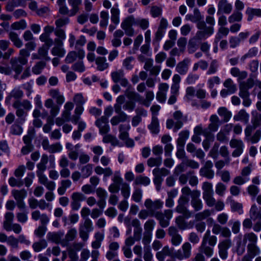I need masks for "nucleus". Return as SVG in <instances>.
Listing matches in <instances>:
<instances>
[{
	"label": "nucleus",
	"mask_w": 261,
	"mask_h": 261,
	"mask_svg": "<svg viewBox=\"0 0 261 261\" xmlns=\"http://www.w3.org/2000/svg\"><path fill=\"white\" fill-rule=\"evenodd\" d=\"M48 157L47 154L42 155L40 162L37 165V176L38 177L40 184L44 185L48 180L46 176L43 174L46 169V164L48 163Z\"/></svg>",
	"instance_id": "f257e3e1"
},
{
	"label": "nucleus",
	"mask_w": 261,
	"mask_h": 261,
	"mask_svg": "<svg viewBox=\"0 0 261 261\" xmlns=\"http://www.w3.org/2000/svg\"><path fill=\"white\" fill-rule=\"evenodd\" d=\"M197 27L199 29L196 34L195 38L198 40H203L213 34L214 27L207 26L204 21H199L197 23Z\"/></svg>",
	"instance_id": "f03ea898"
},
{
	"label": "nucleus",
	"mask_w": 261,
	"mask_h": 261,
	"mask_svg": "<svg viewBox=\"0 0 261 261\" xmlns=\"http://www.w3.org/2000/svg\"><path fill=\"white\" fill-rule=\"evenodd\" d=\"M154 217L158 220L161 227L166 228L169 225L170 220L172 217V211L168 209L164 212L158 211Z\"/></svg>",
	"instance_id": "7ed1b4c3"
},
{
	"label": "nucleus",
	"mask_w": 261,
	"mask_h": 261,
	"mask_svg": "<svg viewBox=\"0 0 261 261\" xmlns=\"http://www.w3.org/2000/svg\"><path fill=\"white\" fill-rule=\"evenodd\" d=\"M164 202L160 199H156L154 201L151 199H146L144 201V206L150 212L151 217H154L158 210L163 207Z\"/></svg>",
	"instance_id": "20e7f679"
},
{
	"label": "nucleus",
	"mask_w": 261,
	"mask_h": 261,
	"mask_svg": "<svg viewBox=\"0 0 261 261\" xmlns=\"http://www.w3.org/2000/svg\"><path fill=\"white\" fill-rule=\"evenodd\" d=\"M135 24V18L133 15L125 18L121 23V28L124 31L126 35L133 36L135 34V30L133 25Z\"/></svg>",
	"instance_id": "39448f33"
},
{
	"label": "nucleus",
	"mask_w": 261,
	"mask_h": 261,
	"mask_svg": "<svg viewBox=\"0 0 261 261\" xmlns=\"http://www.w3.org/2000/svg\"><path fill=\"white\" fill-rule=\"evenodd\" d=\"M192 246L190 243H185L181 247V249H179L174 253V257L179 260L189 258L191 255Z\"/></svg>",
	"instance_id": "423d86ee"
},
{
	"label": "nucleus",
	"mask_w": 261,
	"mask_h": 261,
	"mask_svg": "<svg viewBox=\"0 0 261 261\" xmlns=\"http://www.w3.org/2000/svg\"><path fill=\"white\" fill-rule=\"evenodd\" d=\"M231 246V241L230 239H225L220 242L218 248L219 255L222 259H225L228 256V249Z\"/></svg>",
	"instance_id": "0eeeda50"
},
{
	"label": "nucleus",
	"mask_w": 261,
	"mask_h": 261,
	"mask_svg": "<svg viewBox=\"0 0 261 261\" xmlns=\"http://www.w3.org/2000/svg\"><path fill=\"white\" fill-rule=\"evenodd\" d=\"M247 254L242 258V261H251L252 258L260 254L259 248L256 244H248L247 246Z\"/></svg>",
	"instance_id": "6e6552de"
},
{
	"label": "nucleus",
	"mask_w": 261,
	"mask_h": 261,
	"mask_svg": "<svg viewBox=\"0 0 261 261\" xmlns=\"http://www.w3.org/2000/svg\"><path fill=\"white\" fill-rule=\"evenodd\" d=\"M254 85V80L252 78L248 79L246 81L240 83L239 95L240 97H246L249 96L248 90L251 88Z\"/></svg>",
	"instance_id": "1a4fd4ad"
},
{
	"label": "nucleus",
	"mask_w": 261,
	"mask_h": 261,
	"mask_svg": "<svg viewBox=\"0 0 261 261\" xmlns=\"http://www.w3.org/2000/svg\"><path fill=\"white\" fill-rule=\"evenodd\" d=\"M229 145L231 148H235L232 152V156L238 157L242 153L244 148V143L241 140L232 139L229 142Z\"/></svg>",
	"instance_id": "9d476101"
},
{
	"label": "nucleus",
	"mask_w": 261,
	"mask_h": 261,
	"mask_svg": "<svg viewBox=\"0 0 261 261\" xmlns=\"http://www.w3.org/2000/svg\"><path fill=\"white\" fill-rule=\"evenodd\" d=\"M95 125L99 130L101 135L106 134L109 132L110 127L108 124V118L106 116H102L95 121Z\"/></svg>",
	"instance_id": "9b49d317"
},
{
	"label": "nucleus",
	"mask_w": 261,
	"mask_h": 261,
	"mask_svg": "<svg viewBox=\"0 0 261 261\" xmlns=\"http://www.w3.org/2000/svg\"><path fill=\"white\" fill-rule=\"evenodd\" d=\"M200 195V191L195 190L192 195L191 204L195 211H200L203 207V204L199 198Z\"/></svg>",
	"instance_id": "f8f14e48"
},
{
	"label": "nucleus",
	"mask_w": 261,
	"mask_h": 261,
	"mask_svg": "<svg viewBox=\"0 0 261 261\" xmlns=\"http://www.w3.org/2000/svg\"><path fill=\"white\" fill-rule=\"evenodd\" d=\"M25 48L20 50L19 55L20 56L18 58L19 62L22 65H25L27 63L26 58L29 57L30 55V51L33 49V43L29 42L25 44Z\"/></svg>",
	"instance_id": "ddd939ff"
},
{
	"label": "nucleus",
	"mask_w": 261,
	"mask_h": 261,
	"mask_svg": "<svg viewBox=\"0 0 261 261\" xmlns=\"http://www.w3.org/2000/svg\"><path fill=\"white\" fill-rule=\"evenodd\" d=\"M173 116L174 119L176 120L173 128V131L176 132L182 127L184 122L187 121V117L184 116L180 111H175L173 113Z\"/></svg>",
	"instance_id": "4468645a"
},
{
	"label": "nucleus",
	"mask_w": 261,
	"mask_h": 261,
	"mask_svg": "<svg viewBox=\"0 0 261 261\" xmlns=\"http://www.w3.org/2000/svg\"><path fill=\"white\" fill-rule=\"evenodd\" d=\"M168 233L171 237V243L174 246L179 245L182 241L181 237L178 233L177 228L174 226H170L168 229Z\"/></svg>",
	"instance_id": "2eb2a0df"
},
{
	"label": "nucleus",
	"mask_w": 261,
	"mask_h": 261,
	"mask_svg": "<svg viewBox=\"0 0 261 261\" xmlns=\"http://www.w3.org/2000/svg\"><path fill=\"white\" fill-rule=\"evenodd\" d=\"M96 193L97 196L99 198L97 205L99 208L103 210L106 204V198L107 197V193L104 189L99 187L96 189Z\"/></svg>",
	"instance_id": "dca6fc26"
},
{
	"label": "nucleus",
	"mask_w": 261,
	"mask_h": 261,
	"mask_svg": "<svg viewBox=\"0 0 261 261\" xmlns=\"http://www.w3.org/2000/svg\"><path fill=\"white\" fill-rule=\"evenodd\" d=\"M77 230L75 228H70L67 231L65 238L62 239L61 246L65 247L69 245V242L73 241L76 237Z\"/></svg>",
	"instance_id": "f3484780"
},
{
	"label": "nucleus",
	"mask_w": 261,
	"mask_h": 261,
	"mask_svg": "<svg viewBox=\"0 0 261 261\" xmlns=\"http://www.w3.org/2000/svg\"><path fill=\"white\" fill-rule=\"evenodd\" d=\"M64 233L62 231L57 232H49L47 234V239L48 241H51L57 244H61L62 241V238Z\"/></svg>",
	"instance_id": "a211bd4d"
},
{
	"label": "nucleus",
	"mask_w": 261,
	"mask_h": 261,
	"mask_svg": "<svg viewBox=\"0 0 261 261\" xmlns=\"http://www.w3.org/2000/svg\"><path fill=\"white\" fill-rule=\"evenodd\" d=\"M50 46L43 45L38 48V53L36 55H34V59H44L46 61L50 60V58L48 55V50Z\"/></svg>",
	"instance_id": "6ab92c4d"
},
{
	"label": "nucleus",
	"mask_w": 261,
	"mask_h": 261,
	"mask_svg": "<svg viewBox=\"0 0 261 261\" xmlns=\"http://www.w3.org/2000/svg\"><path fill=\"white\" fill-rule=\"evenodd\" d=\"M190 63V60L188 58L178 62L176 66V71L181 75L186 74L188 71Z\"/></svg>",
	"instance_id": "aec40b11"
},
{
	"label": "nucleus",
	"mask_w": 261,
	"mask_h": 261,
	"mask_svg": "<svg viewBox=\"0 0 261 261\" xmlns=\"http://www.w3.org/2000/svg\"><path fill=\"white\" fill-rule=\"evenodd\" d=\"M217 242V238L216 236L211 234V231L210 230H207L205 234H204L202 243H205L206 245L208 244V246L211 247H214Z\"/></svg>",
	"instance_id": "412c9836"
},
{
	"label": "nucleus",
	"mask_w": 261,
	"mask_h": 261,
	"mask_svg": "<svg viewBox=\"0 0 261 261\" xmlns=\"http://www.w3.org/2000/svg\"><path fill=\"white\" fill-rule=\"evenodd\" d=\"M180 81L181 77L179 75L175 74L173 75L171 86V94L178 95Z\"/></svg>",
	"instance_id": "4be33fe9"
},
{
	"label": "nucleus",
	"mask_w": 261,
	"mask_h": 261,
	"mask_svg": "<svg viewBox=\"0 0 261 261\" xmlns=\"http://www.w3.org/2000/svg\"><path fill=\"white\" fill-rule=\"evenodd\" d=\"M219 11L225 14H229L232 11V6L227 0H220L218 4Z\"/></svg>",
	"instance_id": "5701e85b"
},
{
	"label": "nucleus",
	"mask_w": 261,
	"mask_h": 261,
	"mask_svg": "<svg viewBox=\"0 0 261 261\" xmlns=\"http://www.w3.org/2000/svg\"><path fill=\"white\" fill-rule=\"evenodd\" d=\"M173 250V248L170 249L169 246H164L161 251L156 253V257L159 261H163L166 256H171Z\"/></svg>",
	"instance_id": "b1692460"
},
{
	"label": "nucleus",
	"mask_w": 261,
	"mask_h": 261,
	"mask_svg": "<svg viewBox=\"0 0 261 261\" xmlns=\"http://www.w3.org/2000/svg\"><path fill=\"white\" fill-rule=\"evenodd\" d=\"M210 123L208 124L207 129L210 132H216L219 127L220 120L216 115H212L210 118Z\"/></svg>",
	"instance_id": "393cba45"
},
{
	"label": "nucleus",
	"mask_w": 261,
	"mask_h": 261,
	"mask_svg": "<svg viewBox=\"0 0 261 261\" xmlns=\"http://www.w3.org/2000/svg\"><path fill=\"white\" fill-rule=\"evenodd\" d=\"M249 114L245 110L242 109L233 116V120L235 121H242L245 123H247L249 121Z\"/></svg>",
	"instance_id": "a878e982"
},
{
	"label": "nucleus",
	"mask_w": 261,
	"mask_h": 261,
	"mask_svg": "<svg viewBox=\"0 0 261 261\" xmlns=\"http://www.w3.org/2000/svg\"><path fill=\"white\" fill-rule=\"evenodd\" d=\"M11 69L16 73V76L19 75L22 70V64L19 62V59L12 58L10 60Z\"/></svg>",
	"instance_id": "bb28decb"
},
{
	"label": "nucleus",
	"mask_w": 261,
	"mask_h": 261,
	"mask_svg": "<svg viewBox=\"0 0 261 261\" xmlns=\"http://www.w3.org/2000/svg\"><path fill=\"white\" fill-rule=\"evenodd\" d=\"M97 69L99 71H103L109 67V64L107 62L106 58L104 57H98L95 59Z\"/></svg>",
	"instance_id": "cd10ccee"
},
{
	"label": "nucleus",
	"mask_w": 261,
	"mask_h": 261,
	"mask_svg": "<svg viewBox=\"0 0 261 261\" xmlns=\"http://www.w3.org/2000/svg\"><path fill=\"white\" fill-rule=\"evenodd\" d=\"M218 114L223 118V120L225 122H228L231 117L232 114L225 107H220L218 110Z\"/></svg>",
	"instance_id": "c85d7f7f"
},
{
	"label": "nucleus",
	"mask_w": 261,
	"mask_h": 261,
	"mask_svg": "<svg viewBox=\"0 0 261 261\" xmlns=\"http://www.w3.org/2000/svg\"><path fill=\"white\" fill-rule=\"evenodd\" d=\"M246 14L248 15L247 20L251 21L254 16L261 17V9L248 8L246 11Z\"/></svg>",
	"instance_id": "c756f323"
},
{
	"label": "nucleus",
	"mask_w": 261,
	"mask_h": 261,
	"mask_svg": "<svg viewBox=\"0 0 261 261\" xmlns=\"http://www.w3.org/2000/svg\"><path fill=\"white\" fill-rule=\"evenodd\" d=\"M248 241L249 242L248 244H256L257 241V236L252 232L245 233L243 236V242L246 244Z\"/></svg>",
	"instance_id": "7c9ffc66"
},
{
	"label": "nucleus",
	"mask_w": 261,
	"mask_h": 261,
	"mask_svg": "<svg viewBox=\"0 0 261 261\" xmlns=\"http://www.w3.org/2000/svg\"><path fill=\"white\" fill-rule=\"evenodd\" d=\"M8 36L9 38L16 47L20 48L22 46V42L16 32L11 31L9 33Z\"/></svg>",
	"instance_id": "2f4dec72"
},
{
	"label": "nucleus",
	"mask_w": 261,
	"mask_h": 261,
	"mask_svg": "<svg viewBox=\"0 0 261 261\" xmlns=\"http://www.w3.org/2000/svg\"><path fill=\"white\" fill-rule=\"evenodd\" d=\"M68 2L72 7L69 16H74L80 10L79 7L82 4V0H68Z\"/></svg>",
	"instance_id": "473e14b6"
},
{
	"label": "nucleus",
	"mask_w": 261,
	"mask_h": 261,
	"mask_svg": "<svg viewBox=\"0 0 261 261\" xmlns=\"http://www.w3.org/2000/svg\"><path fill=\"white\" fill-rule=\"evenodd\" d=\"M231 74L234 76L237 77L238 80H243L246 79L247 76V72L245 71H240L237 67H233L230 70Z\"/></svg>",
	"instance_id": "72a5a7b5"
},
{
	"label": "nucleus",
	"mask_w": 261,
	"mask_h": 261,
	"mask_svg": "<svg viewBox=\"0 0 261 261\" xmlns=\"http://www.w3.org/2000/svg\"><path fill=\"white\" fill-rule=\"evenodd\" d=\"M250 218L255 221L257 219L261 220V212L256 204H253L249 211Z\"/></svg>",
	"instance_id": "f704fd0d"
},
{
	"label": "nucleus",
	"mask_w": 261,
	"mask_h": 261,
	"mask_svg": "<svg viewBox=\"0 0 261 261\" xmlns=\"http://www.w3.org/2000/svg\"><path fill=\"white\" fill-rule=\"evenodd\" d=\"M199 251L202 254H204L207 257H210L213 254V248L205 243H202L199 248Z\"/></svg>",
	"instance_id": "c9c22d12"
},
{
	"label": "nucleus",
	"mask_w": 261,
	"mask_h": 261,
	"mask_svg": "<svg viewBox=\"0 0 261 261\" xmlns=\"http://www.w3.org/2000/svg\"><path fill=\"white\" fill-rule=\"evenodd\" d=\"M130 126L128 124H121L119 127V130L120 133L119 138L123 141L128 139V133L127 131L129 129Z\"/></svg>",
	"instance_id": "e433bc0d"
},
{
	"label": "nucleus",
	"mask_w": 261,
	"mask_h": 261,
	"mask_svg": "<svg viewBox=\"0 0 261 261\" xmlns=\"http://www.w3.org/2000/svg\"><path fill=\"white\" fill-rule=\"evenodd\" d=\"M5 220L4 222V228L7 231H10V226L12 223L14 219V215L11 212H7L5 215Z\"/></svg>",
	"instance_id": "4c0bfd02"
},
{
	"label": "nucleus",
	"mask_w": 261,
	"mask_h": 261,
	"mask_svg": "<svg viewBox=\"0 0 261 261\" xmlns=\"http://www.w3.org/2000/svg\"><path fill=\"white\" fill-rule=\"evenodd\" d=\"M72 183L69 179H64L61 181V186L58 189V193L60 195H63L66 192V189L69 188Z\"/></svg>",
	"instance_id": "58836bf2"
},
{
	"label": "nucleus",
	"mask_w": 261,
	"mask_h": 261,
	"mask_svg": "<svg viewBox=\"0 0 261 261\" xmlns=\"http://www.w3.org/2000/svg\"><path fill=\"white\" fill-rule=\"evenodd\" d=\"M229 29L226 27H220L217 33L214 42L215 43H217L222 38V36H226L229 33Z\"/></svg>",
	"instance_id": "ea45409f"
},
{
	"label": "nucleus",
	"mask_w": 261,
	"mask_h": 261,
	"mask_svg": "<svg viewBox=\"0 0 261 261\" xmlns=\"http://www.w3.org/2000/svg\"><path fill=\"white\" fill-rule=\"evenodd\" d=\"M148 128L153 134H158L159 132V123L157 117L152 116L151 122L148 125Z\"/></svg>",
	"instance_id": "a19ab883"
},
{
	"label": "nucleus",
	"mask_w": 261,
	"mask_h": 261,
	"mask_svg": "<svg viewBox=\"0 0 261 261\" xmlns=\"http://www.w3.org/2000/svg\"><path fill=\"white\" fill-rule=\"evenodd\" d=\"M93 165L92 164H87L82 167L81 169L82 176L84 178H87L90 176L93 171Z\"/></svg>",
	"instance_id": "79ce46f5"
},
{
	"label": "nucleus",
	"mask_w": 261,
	"mask_h": 261,
	"mask_svg": "<svg viewBox=\"0 0 261 261\" xmlns=\"http://www.w3.org/2000/svg\"><path fill=\"white\" fill-rule=\"evenodd\" d=\"M202 189L203 190V197L214 194L213 185L212 183L205 181L202 184Z\"/></svg>",
	"instance_id": "37998d69"
},
{
	"label": "nucleus",
	"mask_w": 261,
	"mask_h": 261,
	"mask_svg": "<svg viewBox=\"0 0 261 261\" xmlns=\"http://www.w3.org/2000/svg\"><path fill=\"white\" fill-rule=\"evenodd\" d=\"M150 183V179L145 176L139 175L136 177L134 181V184L136 185H143L147 186Z\"/></svg>",
	"instance_id": "c03bdc74"
},
{
	"label": "nucleus",
	"mask_w": 261,
	"mask_h": 261,
	"mask_svg": "<svg viewBox=\"0 0 261 261\" xmlns=\"http://www.w3.org/2000/svg\"><path fill=\"white\" fill-rule=\"evenodd\" d=\"M128 118V116L125 113H121V115H118L113 117L110 121L113 125H116L120 122H124Z\"/></svg>",
	"instance_id": "a18cd8bd"
},
{
	"label": "nucleus",
	"mask_w": 261,
	"mask_h": 261,
	"mask_svg": "<svg viewBox=\"0 0 261 261\" xmlns=\"http://www.w3.org/2000/svg\"><path fill=\"white\" fill-rule=\"evenodd\" d=\"M12 194L16 201L22 200L27 196V192L24 189L20 190H13L12 191Z\"/></svg>",
	"instance_id": "49530a36"
},
{
	"label": "nucleus",
	"mask_w": 261,
	"mask_h": 261,
	"mask_svg": "<svg viewBox=\"0 0 261 261\" xmlns=\"http://www.w3.org/2000/svg\"><path fill=\"white\" fill-rule=\"evenodd\" d=\"M111 20L115 25L119 23V14L120 11L117 8L113 7L111 9Z\"/></svg>",
	"instance_id": "de8ad7c7"
},
{
	"label": "nucleus",
	"mask_w": 261,
	"mask_h": 261,
	"mask_svg": "<svg viewBox=\"0 0 261 261\" xmlns=\"http://www.w3.org/2000/svg\"><path fill=\"white\" fill-rule=\"evenodd\" d=\"M189 133L188 130H184L180 132L179 134V138L177 139V145L181 147H183L186 140L189 137Z\"/></svg>",
	"instance_id": "09e8293b"
},
{
	"label": "nucleus",
	"mask_w": 261,
	"mask_h": 261,
	"mask_svg": "<svg viewBox=\"0 0 261 261\" xmlns=\"http://www.w3.org/2000/svg\"><path fill=\"white\" fill-rule=\"evenodd\" d=\"M176 211L180 214H182L185 218L190 217L191 213L187 209L186 205L178 203V205L176 207Z\"/></svg>",
	"instance_id": "8fccbe9b"
},
{
	"label": "nucleus",
	"mask_w": 261,
	"mask_h": 261,
	"mask_svg": "<svg viewBox=\"0 0 261 261\" xmlns=\"http://www.w3.org/2000/svg\"><path fill=\"white\" fill-rule=\"evenodd\" d=\"M242 17L243 15L241 12L234 11L233 13L228 17V22L230 23L240 22L242 19Z\"/></svg>",
	"instance_id": "3c124183"
},
{
	"label": "nucleus",
	"mask_w": 261,
	"mask_h": 261,
	"mask_svg": "<svg viewBox=\"0 0 261 261\" xmlns=\"http://www.w3.org/2000/svg\"><path fill=\"white\" fill-rule=\"evenodd\" d=\"M217 175L221 177V179L224 182L228 183L230 180V174L228 170L217 171Z\"/></svg>",
	"instance_id": "603ef678"
},
{
	"label": "nucleus",
	"mask_w": 261,
	"mask_h": 261,
	"mask_svg": "<svg viewBox=\"0 0 261 261\" xmlns=\"http://www.w3.org/2000/svg\"><path fill=\"white\" fill-rule=\"evenodd\" d=\"M199 174L200 176L205 177L208 179H212L214 176V172L212 169L202 167L200 169Z\"/></svg>",
	"instance_id": "864d4df0"
},
{
	"label": "nucleus",
	"mask_w": 261,
	"mask_h": 261,
	"mask_svg": "<svg viewBox=\"0 0 261 261\" xmlns=\"http://www.w3.org/2000/svg\"><path fill=\"white\" fill-rule=\"evenodd\" d=\"M79 228L89 232L92 231L93 227L92 221L89 218H86L84 223L80 224Z\"/></svg>",
	"instance_id": "5fc2aeb1"
},
{
	"label": "nucleus",
	"mask_w": 261,
	"mask_h": 261,
	"mask_svg": "<svg viewBox=\"0 0 261 261\" xmlns=\"http://www.w3.org/2000/svg\"><path fill=\"white\" fill-rule=\"evenodd\" d=\"M105 135L103 136V139H102L103 142H104L105 143H110L113 146H116V145H118L119 141L115 137H114L110 134H108V135L105 134Z\"/></svg>",
	"instance_id": "6e6d98bb"
},
{
	"label": "nucleus",
	"mask_w": 261,
	"mask_h": 261,
	"mask_svg": "<svg viewBox=\"0 0 261 261\" xmlns=\"http://www.w3.org/2000/svg\"><path fill=\"white\" fill-rule=\"evenodd\" d=\"M212 214V211L210 210L206 209L201 212L197 213L195 215V219L197 221H201L207 218H208Z\"/></svg>",
	"instance_id": "4d7b16f0"
},
{
	"label": "nucleus",
	"mask_w": 261,
	"mask_h": 261,
	"mask_svg": "<svg viewBox=\"0 0 261 261\" xmlns=\"http://www.w3.org/2000/svg\"><path fill=\"white\" fill-rule=\"evenodd\" d=\"M224 86L229 91V93H233L237 90V87L230 79H227L223 84Z\"/></svg>",
	"instance_id": "13d9d810"
},
{
	"label": "nucleus",
	"mask_w": 261,
	"mask_h": 261,
	"mask_svg": "<svg viewBox=\"0 0 261 261\" xmlns=\"http://www.w3.org/2000/svg\"><path fill=\"white\" fill-rule=\"evenodd\" d=\"M135 25L139 27L142 30H146L149 27L148 19L145 18L135 19Z\"/></svg>",
	"instance_id": "bf43d9fd"
},
{
	"label": "nucleus",
	"mask_w": 261,
	"mask_h": 261,
	"mask_svg": "<svg viewBox=\"0 0 261 261\" xmlns=\"http://www.w3.org/2000/svg\"><path fill=\"white\" fill-rule=\"evenodd\" d=\"M230 207L231 211L237 212L239 214L243 213V205L242 203L238 202L234 200L230 201Z\"/></svg>",
	"instance_id": "052dcab7"
},
{
	"label": "nucleus",
	"mask_w": 261,
	"mask_h": 261,
	"mask_svg": "<svg viewBox=\"0 0 261 261\" xmlns=\"http://www.w3.org/2000/svg\"><path fill=\"white\" fill-rule=\"evenodd\" d=\"M11 28L14 30H24L27 28V23L24 20L21 19L11 24Z\"/></svg>",
	"instance_id": "680f3d73"
},
{
	"label": "nucleus",
	"mask_w": 261,
	"mask_h": 261,
	"mask_svg": "<svg viewBox=\"0 0 261 261\" xmlns=\"http://www.w3.org/2000/svg\"><path fill=\"white\" fill-rule=\"evenodd\" d=\"M121 193L124 199H127L130 196V187L126 182L121 184Z\"/></svg>",
	"instance_id": "e2e57ef3"
},
{
	"label": "nucleus",
	"mask_w": 261,
	"mask_h": 261,
	"mask_svg": "<svg viewBox=\"0 0 261 261\" xmlns=\"http://www.w3.org/2000/svg\"><path fill=\"white\" fill-rule=\"evenodd\" d=\"M226 190V186L222 182H218L215 187L216 193L220 196H223Z\"/></svg>",
	"instance_id": "0e129e2a"
},
{
	"label": "nucleus",
	"mask_w": 261,
	"mask_h": 261,
	"mask_svg": "<svg viewBox=\"0 0 261 261\" xmlns=\"http://www.w3.org/2000/svg\"><path fill=\"white\" fill-rule=\"evenodd\" d=\"M185 217L179 216L176 218L175 223L178 227L181 230L186 229L188 227V225L184 219Z\"/></svg>",
	"instance_id": "69168bd1"
},
{
	"label": "nucleus",
	"mask_w": 261,
	"mask_h": 261,
	"mask_svg": "<svg viewBox=\"0 0 261 261\" xmlns=\"http://www.w3.org/2000/svg\"><path fill=\"white\" fill-rule=\"evenodd\" d=\"M124 76V72L122 70L112 72L111 77L114 83H118Z\"/></svg>",
	"instance_id": "338daca9"
},
{
	"label": "nucleus",
	"mask_w": 261,
	"mask_h": 261,
	"mask_svg": "<svg viewBox=\"0 0 261 261\" xmlns=\"http://www.w3.org/2000/svg\"><path fill=\"white\" fill-rule=\"evenodd\" d=\"M260 138L261 130L259 129L256 130L254 133L253 134V135H251L247 141L254 144L257 143L259 141Z\"/></svg>",
	"instance_id": "774afa93"
}]
</instances>
